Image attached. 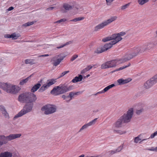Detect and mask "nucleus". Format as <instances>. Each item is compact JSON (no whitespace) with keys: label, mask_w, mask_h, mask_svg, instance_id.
Segmentation results:
<instances>
[{"label":"nucleus","mask_w":157,"mask_h":157,"mask_svg":"<svg viewBox=\"0 0 157 157\" xmlns=\"http://www.w3.org/2000/svg\"><path fill=\"white\" fill-rule=\"evenodd\" d=\"M73 86H67L66 85L61 84L59 86H55L51 91V93L57 95L67 92L73 89Z\"/></svg>","instance_id":"nucleus-1"},{"label":"nucleus","mask_w":157,"mask_h":157,"mask_svg":"<svg viewBox=\"0 0 157 157\" xmlns=\"http://www.w3.org/2000/svg\"><path fill=\"white\" fill-rule=\"evenodd\" d=\"M36 99V95L30 92L21 94L19 95L18 100L21 102L32 103Z\"/></svg>","instance_id":"nucleus-2"},{"label":"nucleus","mask_w":157,"mask_h":157,"mask_svg":"<svg viewBox=\"0 0 157 157\" xmlns=\"http://www.w3.org/2000/svg\"><path fill=\"white\" fill-rule=\"evenodd\" d=\"M153 46L152 44L147 43L141 46H137L134 48L132 52L135 56L151 49Z\"/></svg>","instance_id":"nucleus-3"},{"label":"nucleus","mask_w":157,"mask_h":157,"mask_svg":"<svg viewBox=\"0 0 157 157\" xmlns=\"http://www.w3.org/2000/svg\"><path fill=\"white\" fill-rule=\"evenodd\" d=\"M125 34L124 32H121L118 33L114 34L111 35L110 36H108L102 39V41L104 42H106L108 40H113L110 43L113 45L115 44L119 41H121L122 39L121 37Z\"/></svg>","instance_id":"nucleus-4"},{"label":"nucleus","mask_w":157,"mask_h":157,"mask_svg":"<svg viewBox=\"0 0 157 157\" xmlns=\"http://www.w3.org/2000/svg\"><path fill=\"white\" fill-rule=\"evenodd\" d=\"M21 134H11L5 136L4 135L0 136V147L4 144H6L8 141L19 138L21 136Z\"/></svg>","instance_id":"nucleus-5"},{"label":"nucleus","mask_w":157,"mask_h":157,"mask_svg":"<svg viewBox=\"0 0 157 157\" xmlns=\"http://www.w3.org/2000/svg\"><path fill=\"white\" fill-rule=\"evenodd\" d=\"M33 103H28L26 104L23 109L14 117L15 119L17 118L21 117L27 113L31 112L33 107Z\"/></svg>","instance_id":"nucleus-6"},{"label":"nucleus","mask_w":157,"mask_h":157,"mask_svg":"<svg viewBox=\"0 0 157 157\" xmlns=\"http://www.w3.org/2000/svg\"><path fill=\"white\" fill-rule=\"evenodd\" d=\"M56 107L54 105L47 104L42 107L41 110L44 111V114L48 115L55 112L56 110Z\"/></svg>","instance_id":"nucleus-7"},{"label":"nucleus","mask_w":157,"mask_h":157,"mask_svg":"<svg viewBox=\"0 0 157 157\" xmlns=\"http://www.w3.org/2000/svg\"><path fill=\"white\" fill-rule=\"evenodd\" d=\"M133 114V109L131 108L126 113L124 114L121 117V119L123 120V123H128L130 121Z\"/></svg>","instance_id":"nucleus-8"},{"label":"nucleus","mask_w":157,"mask_h":157,"mask_svg":"<svg viewBox=\"0 0 157 157\" xmlns=\"http://www.w3.org/2000/svg\"><path fill=\"white\" fill-rule=\"evenodd\" d=\"M56 82V79H52L47 81L46 84H44L38 90L40 92H42L46 90L50 86Z\"/></svg>","instance_id":"nucleus-9"},{"label":"nucleus","mask_w":157,"mask_h":157,"mask_svg":"<svg viewBox=\"0 0 157 157\" xmlns=\"http://www.w3.org/2000/svg\"><path fill=\"white\" fill-rule=\"evenodd\" d=\"M112 47V45L110 43L106 44L103 46L97 48L95 50L94 52L95 53L99 54L103 52L110 48Z\"/></svg>","instance_id":"nucleus-10"},{"label":"nucleus","mask_w":157,"mask_h":157,"mask_svg":"<svg viewBox=\"0 0 157 157\" xmlns=\"http://www.w3.org/2000/svg\"><path fill=\"white\" fill-rule=\"evenodd\" d=\"M134 55L132 52L126 53L124 56V57L120 59V63H123L130 60L135 57V56H133Z\"/></svg>","instance_id":"nucleus-11"},{"label":"nucleus","mask_w":157,"mask_h":157,"mask_svg":"<svg viewBox=\"0 0 157 157\" xmlns=\"http://www.w3.org/2000/svg\"><path fill=\"white\" fill-rule=\"evenodd\" d=\"M7 93L15 94L18 92V90L17 87L15 86H12L9 84L8 85L6 91Z\"/></svg>","instance_id":"nucleus-12"},{"label":"nucleus","mask_w":157,"mask_h":157,"mask_svg":"<svg viewBox=\"0 0 157 157\" xmlns=\"http://www.w3.org/2000/svg\"><path fill=\"white\" fill-rule=\"evenodd\" d=\"M107 25H108L107 23L105 21L95 26L94 28V31L95 32L98 31L100 29L103 28L105 26H106Z\"/></svg>","instance_id":"nucleus-13"},{"label":"nucleus","mask_w":157,"mask_h":157,"mask_svg":"<svg viewBox=\"0 0 157 157\" xmlns=\"http://www.w3.org/2000/svg\"><path fill=\"white\" fill-rule=\"evenodd\" d=\"M132 80V79L130 78H127L125 79L123 78H120L117 80V82L118 83V85H121L125 84H126Z\"/></svg>","instance_id":"nucleus-14"},{"label":"nucleus","mask_w":157,"mask_h":157,"mask_svg":"<svg viewBox=\"0 0 157 157\" xmlns=\"http://www.w3.org/2000/svg\"><path fill=\"white\" fill-rule=\"evenodd\" d=\"M63 8L61 9V12L63 13L67 12L68 11L71 10L73 8V6H71L67 4L64 3L63 5Z\"/></svg>","instance_id":"nucleus-15"},{"label":"nucleus","mask_w":157,"mask_h":157,"mask_svg":"<svg viewBox=\"0 0 157 157\" xmlns=\"http://www.w3.org/2000/svg\"><path fill=\"white\" fill-rule=\"evenodd\" d=\"M120 62V59H113L108 61L109 68L115 67L118 64V62Z\"/></svg>","instance_id":"nucleus-16"},{"label":"nucleus","mask_w":157,"mask_h":157,"mask_svg":"<svg viewBox=\"0 0 157 157\" xmlns=\"http://www.w3.org/2000/svg\"><path fill=\"white\" fill-rule=\"evenodd\" d=\"M154 82L151 79L148 80L144 83V87L146 89H148L151 87L153 85L155 84Z\"/></svg>","instance_id":"nucleus-17"},{"label":"nucleus","mask_w":157,"mask_h":157,"mask_svg":"<svg viewBox=\"0 0 157 157\" xmlns=\"http://www.w3.org/2000/svg\"><path fill=\"white\" fill-rule=\"evenodd\" d=\"M12 153L8 151L2 152L0 154V157H12Z\"/></svg>","instance_id":"nucleus-18"},{"label":"nucleus","mask_w":157,"mask_h":157,"mask_svg":"<svg viewBox=\"0 0 157 157\" xmlns=\"http://www.w3.org/2000/svg\"><path fill=\"white\" fill-rule=\"evenodd\" d=\"M4 37L6 38H12L13 39L15 40L17 39L19 36H17L15 33H13L11 35H5Z\"/></svg>","instance_id":"nucleus-19"},{"label":"nucleus","mask_w":157,"mask_h":157,"mask_svg":"<svg viewBox=\"0 0 157 157\" xmlns=\"http://www.w3.org/2000/svg\"><path fill=\"white\" fill-rule=\"evenodd\" d=\"M41 84L40 83H37L32 88L31 91L34 93L40 87Z\"/></svg>","instance_id":"nucleus-20"},{"label":"nucleus","mask_w":157,"mask_h":157,"mask_svg":"<svg viewBox=\"0 0 157 157\" xmlns=\"http://www.w3.org/2000/svg\"><path fill=\"white\" fill-rule=\"evenodd\" d=\"M117 18V16H112L110 17V18L109 19L105 20L106 23L107 25H108L109 24L111 23L112 22L115 21L116 20Z\"/></svg>","instance_id":"nucleus-21"},{"label":"nucleus","mask_w":157,"mask_h":157,"mask_svg":"<svg viewBox=\"0 0 157 157\" xmlns=\"http://www.w3.org/2000/svg\"><path fill=\"white\" fill-rule=\"evenodd\" d=\"M123 120L121 119V118L120 117L116 122L115 124V126L117 128H119L121 127L122 124L123 123Z\"/></svg>","instance_id":"nucleus-22"},{"label":"nucleus","mask_w":157,"mask_h":157,"mask_svg":"<svg viewBox=\"0 0 157 157\" xmlns=\"http://www.w3.org/2000/svg\"><path fill=\"white\" fill-rule=\"evenodd\" d=\"M144 135L143 134H140L138 136L136 137L134 139V142L135 143H138L139 141L141 140V139L143 138V136Z\"/></svg>","instance_id":"nucleus-23"},{"label":"nucleus","mask_w":157,"mask_h":157,"mask_svg":"<svg viewBox=\"0 0 157 157\" xmlns=\"http://www.w3.org/2000/svg\"><path fill=\"white\" fill-rule=\"evenodd\" d=\"M8 85L9 84H8L7 83H5L0 82V88L3 90L6 91Z\"/></svg>","instance_id":"nucleus-24"},{"label":"nucleus","mask_w":157,"mask_h":157,"mask_svg":"<svg viewBox=\"0 0 157 157\" xmlns=\"http://www.w3.org/2000/svg\"><path fill=\"white\" fill-rule=\"evenodd\" d=\"M157 136V131H156L155 132H154V133L152 134H151L150 136L148 138L142 139L140 141V143L141 142L145 140H146L148 139L149 138H151L153 139V138L155 136Z\"/></svg>","instance_id":"nucleus-25"},{"label":"nucleus","mask_w":157,"mask_h":157,"mask_svg":"<svg viewBox=\"0 0 157 157\" xmlns=\"http://www.w3.org/2000/svg\"><path fill=\"white\" fill-rule=\"evenodd\" d=\"M65 57V56L62 58L61 59H58L56 60H54V62L53 63V64L54 66H56L59 65L61 61L63 60L64 58Z\"/></svg>","instance_id":"nucleus-26"},{"label":"nucleus","mask_w":157,"mask_h":157,"mask_svg":"<svg viewBox=\"0 0 157 157\" xmlns=\"http://www.w3.org/2000/svg\"><path fill=\"white\" fill-rule=\"evenodd\" d=\"M25 63L26 64H29L30 65L36 63L35 60L34 59H26L25 60Z\"/></svg>","instance_id":"nucleus-27"},{"label":"nucleus","mask_w":157,"mask_h":157,"mask_svg":"<svg viewBox=\"0 0 157 157\" xmlns=\"http://www.w3.org/2000/svg\"><path fill=\"white\" fill-rule=\"evenodd\" d=\"M101 69H105L109 68L108 61L102 64L101 66Z\"/></svg>","instance_id":"nucleus-28"},{"label":"nucleus","mask_w":157,"mask_h":157,"mask_svg":"<svg viewBox=\"0 0 157 157\" xmlns=\"http://www.w3.org/2000/svg\"><path fill=\"white\" fill-rule=\"evenodd\" d=\"M72 41H68L66 43H65L59 46H58V47H57L56 48L57 49H60V48H62L64 47V46H66L70 44H72Z\"/></svg>","instance_id":"nucleus-29"},{"label":"nucleus","mask_w":157,"mask_h":157,"mask_svg":"<svg viewBox=\"0 0 157 157\" xmlns=\"http://www.w3.org/2000/svg\"><path fill=\"white\" fill-rule=\"evenodd\" d=\"M78 92L75 93H73V92H71L70 93L69 95H68V96L69 97V98H70L69 99V100H67V102H69L73 98L74 95H76Z\"/></svg>","instance_id":"nucleus-30"},{"label":"nucleus","mask_w":157,"mask_h":157,"mask_svg":"<svg viewBox=\"0 0 157 157\" xmlns=\"http://www.w3.org/2000/svg\"><path fill=\"white\" fill-rule=\"evenodd\" d=\"M130 65V63H129L128 64V65H125L124 66H123L121 67H120L118 69H116L114 71H113V72H114L115 71H120V70H121L129 67Z\"/></svg>","instance_id":"nucleus-31"},{"label":"nucleus","mask_w":157,"mask_h":157,"mask_svg":"<svg viewBox=\"0 0 157 157\" xmlns=\"http://www.w3.org/2000/svg\"><path fill=\"white\" fill-rule=\"evenodd\" d=\"M30 78V77H28L25 79H22L20 82V84L21 85H23L25 83H26Z\"/></svg>","instance_id":"nucleus-32"},{"label":"nucleus","mask_w":157,"mask_h":157,"mask_svg":"<svg viewBox=\"0 0 157 157\" xmlns=\"http://www.w3.org/2000/svg\"><path fill=\"white\" fill-rule=\"evenodd\" d=\"M115 86V85L113 84H112L110 85H109L105 87L104 89H103V91L105 92L107 91L109 89L111 88H112L113 87Z\"/></svg>","instance_id":"nucleus-33"},{"label":"nucleus","mask_w":157,"mask_h":157,"mask_svg":"<svg viewBox=\"0 0 157 157\" xmlns=\"http://www.w3.org/2000/svg\"><path fill=\"white\" fill-rule=\"evenodd\" d=\"M149 0H138V2L140 5H143L147 2Z\"/></svg>","instance_id":"nucleus-34"},{"label":"nucleus","mask_w":157,"mask_h":157,"mask_svg":"<svg viewBox=\"0 0 157 157\" xmlns=\"http://www.w3.org/2000/svg\"><path fill=\"white\" fill-rule=\"evenodd\" d=\"M34 23L33 21L28 22L24 24H23L22 25V26L23 27H26L28 26H29L33 25L34 24Z\"/></svg>","instance_id":"nucleus-35"},{"label":"nucleus","mask_w":157,"mask_h":157,"mask_svg":"<svg viewBox=\"0 0 157 157\" xmlns=\"http://www.w3.org/2000/svg\"><path fill=\"white\" fill-rule=\"evenodd\" d=\"M114 132L117 133L119 134L120 135L124 134L126 133V132L124 131H122L121 130H114Z\"/></svg>","instance_id":"nucleus-36"},{"label":"nucleus","mask_w":157,"mask_h":157,"mask_svg":"<svg viewBox=\"0 0 157 157\" xmlns=\"http://www.w3.org/2000/svg\"><path fill=\"white\" fill-rule=\"evenodd\" d=\"M97 118H95L88 123L89 125L90 126L95 124L96 122H97Z\"/></svg>","instance_id":"nucleus-37"},{"label":"nucleus","mask_w":157,"mask_h":157,"mask_svg":"<svg viewBox=\"0 0 157 157\" xmlns=\"http://www.w3.org/2000/svg\"><path fill=\"white\" fill-rule=\"evenodd\" d=\"M146 150L150 151H153L157 152V147H152L150 148H147L146 149Z\"/></svg>","instance_id":"nucleus-38"},{"label":"nucleus","mask_w":157,"mask_h":157,"mask_svg":"<svg viewBox=\"0 0 157 157\" xmlns=\"http://www.w3.org/2000/svg\"><path fill=\"white\" fill-rule=\"evenodd\" d=\"M89 126H90L89 125L88 123L84 124L80 128V130H79V132L87 128Z\"/></svg>","instance_id":"nucleus-39"},{"label":"nucleus","mask_w":157,"mask_h":157,"mask_svg":"<svg viewBox=\"0 0 157 157\" xmlns=\"http://www.w3.org/2000/svg\"><path fill=\"white\" fill-rule=\"evenodd\" d=\"M152 80L155 84L157 82V74L154 76L153 77L151 78Z\"/></svg>","instance_id":"nucleus-40"},{"label":"nucleus","mask_w":157,"mask_h":157,"mask_svg":"<svg viewBox=\"0 0 157 157\" xmlns=\"http://www.w3.org/2000/svg\"><path fill=\"white\" fill-rule=\"evenodd\" d=\"M2 114L6 118H8L9 117V114L7 113L6 109L2 112Z\"/></svg>","instance_id":"nucleus-41"},{"label":"nucleus","mask_w":157,"mask_h":157,"mask_svg":"<svg viewBox=\"0 0 157 157\" xmlns=\"http://www.w3.org/2000/svg\"><path fill=\"white\" fill-rule=\"evenodd\" d=\"M108 152L109 153V155H111L117 153L116 149L112 150L109 151Z\"/></svg>","instance_id":"nucleus-42"},{"label":"nucleus","mask_w":157,"mask_h":157,"mask_svg":"<svg viewBox=\"0 0 157 157\" xmlns=\"http://www.w3.org/2000/svg\"><path fill=\"white\" fill-rule=\"evenodd\" d=\"M130 4L129 3L125 4L124 5L122 6L121 7V9L122 10H124L126 8H128L129 5Z\"/></svg>","instance_id":"nucleus-43"},{"label":"nucleus","mask_w":157,"mask_h":157,"mask_svg":"<svg viewBox=\"0 0 157 157\" xmlns=\"http://www.w3.org/2000/svg\"><path fill=\"white\" fill-rule=\"evenodd\" d=\"M69 72V71H64L59 76V77H58V78H61L63 76H64V75H65L66 74L68 73Z\"/></svg>","instance_id":"nucleus-44"},{"label":"nucleus","mask_w":157,"mask_h":157,"mask_svg":"<svg viewBox=\"0 0 157 157\" xmlns=\"http://www.w3.org/2000/svg\"><path fill=\"white\" fill-rule=\"evenodd\" d=\"M123 148V145H121L118 147L117 149H116V150L117 153L120 152L122 149Z\"/></svg>","instance_id":"nucleus-45"},{"label":"nucleus","mask_w":157,"mask_h":157,"mask_svg":"<svg viewBox=\"0 0 157 157\" xmlns=\"http://www.w3.org/2000/svg\"><path fill=\"white\" fill-rule=\"evenodd\" d=\"M71 82L73 83H75L78 82V76L75 77L73 80Z\"/></svg>","instance_id":"nucleus-46"},{"label":"nucleus","mask_w":157,"mask_h":157,"mask_svg":"<svg viewBox=\"0 0 157 157\" xmlns=\"http://www.w3.org/2000/svg\"><path fill=\"white\" fill-rule=\"evenodd\" d=\"M86 77L85 76H82V75H79V82L81 81L82 79H85Z\"/></svg>","instance_id":"nucleus-47"},{"label":"nucleus","mask_w":157,"mask_h":157,"mask_svg":"<svg viewBox=\"0 0 157 157\" xmlns=\"http://www.w3.org/2000/svg\"><path fill=\"white\" fill-rule=\"evenodd\" d=\"M114 0H106V4L107 5H110L111 3L114 1Z\"/></svg>","instance_id":"nucleus-48"},{"label":"nucleus","mask_w":157,"mask_h":157,"mask_svg":"<svg viewBox=\"0 0 157 157\" xmlns=\"http://www.w3.org/2000/svg\"><path fill=\"white\" fill-rule=\"evenodd\" d=\"M143 110H144L143 109L137 110L136 111V113L137 114H140L143 111Z\"/></svg>","instance_id":"nucleus-49"},{"label":"nucleus","mask_w":157,"mask_h":157,"mask_svg":"<svg viewBox=\"0 0 157 157\" xmlns=\"http://www.w3.org/2000/svg\"><path fill=\"white\" fill-rule=\"evenodd\" d=\"M100 111L99 109H94L92 111L93 114H95L96 113Z\"/></svg>","instance_id":"nucleus-50"},{"label":"nucleus","mask_w":157,"mask_h":157,"mask_svg":"<svg viewBox=\"0 0 157 157\" xmlns=\"http://www.w3.org/2000/svg\"><path fill=\"white\" fill-rule=\"evenodd\" d=\"M78 57V56L77 55H74L72 57V58L71 59V61H73V60H75Z\"/></svg>","instance_id":"nucleus-51"},{"label":"nucleus","mask_w":157,"mask_h":157,"mask_svg":"<svg viewBox=\"0 0 157 157\" xmlns=\"http://www.w3.org/2000/svg\"><path fill=\"white\" fill-rule=\"evenodd\" d=\"M6 110L5 107L2 105H0V110L2 111V112Z\"/></svg>","instance_id":"nucleus-52"},{"label":"nucleus","mask_w":157,"mask_h":157,"mask_svg":"<svg viewBox=\"0 0 157 157\" xmlns=\"http://www.w3.org/2000/svg\"><path fill=\"white\" fill-rule=\"evenodd\" d=\"M94 65H89L87 67L88 69L89 70H90V69L92 68L94 66Z\"/></svg>","instance_id":"nucleus-53"},{"label":"nucleus","mask_w":157,"mask_h":157,"mask_svg":"<svg viewBox=\"0 0 157 157\" xmlns=\"http://www.w3.org/2000/svg\"><path fill=\"white\" fill-rule=\"evenodd\" d=\"M55 8V7H49L46 9V10H52L53 9Z\"/></svg>","instance_id":"nucleus-54"},{"label":"nucleus","mask_w":157,"mask_h":157,"mask_svg":"<svg viewBox=\"0 0 157 157\" xmlns=\"http://www.w3.org/2000/svg\"><path fill=\"white\" fill-rule=\"evenodd\" d=\"M62 98L64 99H65L67 98H69V97L68 96V95L67 96H66L65 95H63L62 96Z\"/></svg>","instance_id":"nucleus-55"},{"label":"nucleus","mask_w":157,"mask_h":157,"mask_svg":"<svg viewBox=\"0 0 157 157\" xmlns=\"http://www.w3.org/2000/svg\"><path fill=\"white\" fill-rule=\"evenodd\" d=\"M78 21V17L76 18L75 19L71 20H70V21Z\"/></svg>","instance_id":"nucleus-56"},{"label":"nucleus","mask_w":157,"mask_h":157,"mask_svg":"<svg viewBox=\"0 0 157 157\" xmlns=\"http://www.w3.org/2000/svg\"><path fill=\"white\" fill-rule=\"evenodd\" d=\"M49 55L48 54H45L43 55H40L38 56V57H45V56H48Z\"/></svg>","instance_id":"nucleus-57"},{"label":"nucleus","mask_w":157,"mask_h":157,"mask_svg":"<svg viewBox=\"0 0 157 157\" xmlns=\"http://www.w3.org/2000/svg\"><path fill=\"white\" fill-rule=\"evenodd\" d=\"M13 9L14 8L13 6H11L8 9V11H11L13 10Z\"/></svg>","instance_id":"nucleus-58"},{"label":"nucleus","mask_w":157,"mask_h":157,"mask_svg":"<svg viewBox=\"0 0 157 157\" xmlns=\"http://www.w3.org/2000/svg\"><path fill=\"white\" fill-rule=\"evenodd\" d=\"M60 21V22H65L66 21V19L65 18H63L59 20Z\"/></svg>","instance_id":"nucleus-59"},{"label":"nucleus","mask_w":157,"mask_h":157,"mask_svg":"<svg viewBox=\"0 0 157 157\" xmlns=\"http://www.w3.org/2000/svg\"><path fill=\"white\" fill-rule=\"evenodd\" d=\"M86 71L85 70V69H84L81 71V74H83L86 73Z\"/></svg>","instance_id":"nucleus-60"},{"label":"nucleus","mask_w":157,"mask_h":157,"mask_svg":"<svg viewBox=\"0 0 157 157\" xmlns=\"http://www.w3.org/2000/svg\"><path fill=\"white\" fill-rule=\"evenodd\" d=\"M105 93V92L103 91V90L100 91L98 92L97 93V94H103Z\"/></svg>","instance_id":"nucleus-61"},{"label":"nucleus","mask_w":157,"mask_h":157,"mask_svg":"<svg viewBox=\"0 0 157 157\" xmlns=\"http://www.w3.org/2000/svg\"><path fill=\"white\" fill-rule=\"evenodd\" d=\"M84 19V17H79V21H81L83 20Z\"/></svg>","instance_id":"nucleus-62"},{"label":"nucleus","mask_w":157,"mask_h":157,"mask_svg":"<svg viewBox=\"0 0 157 157\" xmlns=\"http://www.w3.org/2000/svg\"><path fill=\"white\" fill-rule=\"evenodd\" d=\"M61 23L60 22V20H58V21H55V22H54V23Z\"/></svg>","instance_id":"nucleus-63"},{"label":"nucleus","mask_w":157,"mask_h":157,"mask_svg":"<svg viewBox=\"0 0 157 157\" xmlns=\"http://www.w3.org/2000/svg\"><path fill=\"white\" fill-rule=\"evenodd\" d=\"M85 69V70L86 71V72H87V71H89V70L88 69V68L87 67H86V68H84Z\"/></svg>","instance_id":"nucleus-64"}]
</instances>
